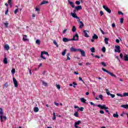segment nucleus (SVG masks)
I'll list each match as a JSON object with an SVG mask.
<instances>
[{
    "mask_svg": "<svg viewBox=\"0 0 128 128\" xmlns=\"http://www.w3.org/2000/svg\"><path fill=\"white\" fill-rule=\"evenodd\" d=\"M78 34H76L73 36L72 38L68 39L66 38H62V41L64 42H70V40H78Z\"/></svg>",
    "mask_w": 128,
    "mask_h": 128,
    "instance_id": "nucleus-1",
    "label": "nucleus"
},
{
    "mask_svg": "<svg viewBox=\"0 0 128 128\" xmlns=\"http://www.w3.org/2000/svg\"><path fill=\"white\" fill-rule=\"evenodd\" d=\"M2 118L4 120H8L6 116H4V110H2V108H0V120L2 122H4V119H2Z\"/></svg>",
    "mask_w": 128,
    "mask_h": 128,
    "instance_id": "nucleus-2",
    "label": "nucleus"
},
{
    "mask_svg": "<svg viewBox=\"0 0 128 128\" xmlns=\"http://www.w3.org/2000/svg\"><path fill=\"white\" fill-rule=\"evenodd\" d=\"M102 70L103 72H107V74H110L111 76H114V78H116V76L114 74H113L112 72H110V71L106 70L104 68H102Z\"/></svg>",
    "mask_w": 128,
    "mask_h": 128,
    "instance_id": "nucleus-3",
    "label": "nucleus"
},
{
    "mask_svg": "<svg viewBox=\"0 0 128 128\" xmlns=\"http://www.w3.org/2000/svg\"><path fill=\"white\" fill-rule=\"evenodd\" d=\"M44 54H46L47 56H50V54H48V52H46V51H43L41 52V56L40 57L42 58L43 60H46V58L44 56Z\"/></svg>",
    "mask_w": 128,
    "mask_h": 128,
    "instance_id": "nucleus-4",
    "label": "nucleus"
},
{
    "mask_svg": "<svg viewBox=\"0 0 128 128\" xmlns=\"http://www.w3.org/2000/svg\"><path fill=\"white\" fill-rule=\"evenodd\" d=\"M97 106L100 108V110H108V107H106L104 104L103 106H102L101 104H98L97 105Z\"/></svg>",
    "mask_w": 128,
    "mask_h": 128,
    "instance_id": "nucleus-5",
    "label": "nucleus"
},
{
    "mask_svg": "<svg viewBox=\"0 0 128 128\" xmlns=\"http://www.w3.org/2000/svg\"><path fill=\"white\" fill-rule=\"evenodd\" d=\"M102 8L105 10H106V12H108V14H110V12H112V10H110V9L108 6H103Z\"/></svg>",
    "mask_w": 128,
    "mask_h": 128,
    "instance_id": "nucleus-6",
    "label": "nucleus"
},
{
    "mask_svg": "<svg viewBox=\"0 0 128 128\" xmlns=\"http://www.w3.org/2000/svg\"><path fill=\"white\" fill-rule=\"evenodd\" d=\"M115 52H120V47L118 46H115Z\"/></svg>",
    "mask_w": 128,
    "mask_h": 128,
    "instance_id": "nucleus-7",
    "label": "nucleus"
},
{
    "mask_svg": "<svg viewBox=\"0 0 128 128\" xmlns=\"http://www.w3.org/2000/svg\"><path fill=\"white\" fill-rule=\"evenodd\" d=\"M80 48H74V47H71L70 48V52H78Z\"/></svg>",
    "mask_w": 128,
    "mask_h": 128,
    "instance_id": "nucleus-8",
    "label": "nucleus"
},
{
    "mask_svg": "<svg viewBox=\"0 0 128 128\" xmlns=\"http://www.w3.org/2000/svg\"><path fill=\"white\" fill-rule=\"evenodd\" d=\"M13 82L15 88H18V80H16V79L14 78H13Z\"/></svg>",
    "mask_w": 128,
    "mask_h": 128,
    "instance_id": "nucleus-9",
    "label": "nucleus"
},
{
    "mask_svg": "<svg viewBox=\"0 0 128 128\" xmlns=\"http://www.w3.org/2000/svg\"><path fill=\"white\" fill-rule=\"evenodd\" d=\"M78 52H80L81 54V56H86V52L84 50H82V49L79 48V50Z\"/></svg>",
    "mask_w": 128,
    "mask_h": 128,
    "instance_id": "nucleus-10",
    "label": "nucleus"
},
{
    "mask_svg": "<svg viewBox=\"0 0 128 128\" xmlns=\"http://www.w3.org/2000/svg\"><path fill=\"white\" fill-rule=\"evenodd\" d=\"M80 19H78V22H80V26H79V28H84V22H82V21H80Z\"/></svg>",
    "mask_w": 128,
    "mask_h": 128,
    "instance_id": "nucleus-11",
    "label": "nucleus"
},
{
    "mask_svg": "<svg viewBox=\"0 0 128 128\" xmlns=\"http://www.w3.org/2000/svg\"><path fill=\"white\" fill-rule=\"evenodd\" d=\"M83 32L84 34L85 38H89L90 37V36H88V31L86 30H84L83 31Z\"/></svg>",
    "mask_w": 128,
    "mask_h": 128,
    "instance_id": "nucleus-12",
    "label": "nucleus"
},
{
    "mask_svg": "<svg viewBox=\"0 0 128 128\" xmlns=\"http://www.w3.org/2000/svg\"><path fill=\"white\" fill-rule=\"evenodd\" d=\"M80 124H82V121L78 120V122H74V126L77 128V126H78Z\"/></svg>",
    "mask_w": 128,
    "mask_h": 128,
    "instance_id": "nucleus-13",
    "label": "nucleus"
},
{
    "mask_svg": "<svg viewBox=\"0 0 128 128\" xmlns=\"http://www.w3.org/2000/svg\"><path fill=\"white\" fill-rule=\"evenodd\" d=\"M4 64H8V58H6V56H4Z\"/></svg>",
    "mask_w": 128,
    "mask_h": 128,
    "instance_id": "nucleus-14",
    "label": "nucleus"
},
{
    "mask_svg": "<svg viewBox=\"0 0 128 128\" xmlns=\"http://www.w3.org/2000/svg\"><path fill=\"white\" fill-rule=\"evenodd\" d=\"M23 40L24 42H28L30 40L26 38L27 36L26 35H23Z\"/></svg>",
    "mask_w": 128,
    "mask_h": 128,
    "instance_id": "nucleus-15",
    "label": "nucleus"
},
{
    "mask_svg": "<svg viewBox=\"0 0 128 128\" xmlns=\"http://www.w3.org/2000/svg\"><path fill=\"white\" fill-rule=\"evenodd\" d=\"M71 15L72 16V18H78V20H80V18H78V16H76V14L71 13Z\"/></svg>",
    "mask_w": 128,
    "mask_h": 128,
    "instance_id": "nucleus-16",
    "label": "nucleus"
},
{
    "mask_svg": "<svg viewBox=\"0 0 128 128\" xmlns=\"http://www.w3.org/2000/svg\"><path fill=\"white\" fill-rule=\"evenodd\" d=\"M80 100L82 102H83V104H87L86 102V100L84 99V98H80Z\"/></svg>",
    "mask_w": 128,
    "mask_h": 128,
    "instance_id": "nucleus-17",
    "label": "nucleus"
},
{
    "mask_svg": "<svg viewBox=\"0 0 128 128\" xmlns=\"http://www.w3.org/2000/svg\"><path fill=\"white\" fill-rule=\"evenodd\" d=\"M124 60L125 62H128V56L126 54H124Z\"/></svg>",
    "mask_w": 128,
    "mask_h": 128,
    "instance_id": "nucleus-18",
    "label": "nucleus"
},
{
    "mask_svg": "<svg viewBox=\"0 0 128 128\" xmlns=\"http://www.w3.org/2000/svg\"><path fill=\"white\" fill-rule=\"evenodd\" d=\"M75 8L76 10H82V7L81 6H76Z\"/></svg>",
    "mask_w": 128,
    "mask_h": 128,
    "instance_id": "nucleus-19",
    "label": "nucleus"
},
{
    "mask_svg": "<svg viewBox=\"0 0 128 128\" xmlns=\"http://www.w3.org/2000/svg\"><path fill=\"white\" fill-rule=\"evenodd\" d=\"M68 4H70V6L72 8L75 7L74 5V2H70V0H68Z\"/></svg>",
    "mask_w": 128,
    "mask_h": 128,
    "instance_id": "nucleus-20",
    "label": "nucleus"
},
{
    "mask_svg": "<svg viewBox=\"0 0 128 128\" xmlns=\"http://www.w3.org/2000/svg\"><path fill=\"white\" fill-rule=\"evenodd\" d=\"M48 4V1L43 0L40 4V6H42V4Z\"/></svg>",
    "mask_w": 128,
    "mask_h": 128,
    "instance_id": "nucleus-21",
    "label": "nucleus"
},
{
    "mask_svg": "<svg viewBox=\"0 0 128 128\" xmlns=\"http://www.w3.org/2000/svg\"><path fill=\"white\" fill-rule=\"evenodd\" d=\"M121 108H124L128 110V104H122L121 106Z\"/></svg>",
    "mask_w": 128,
    "mask_h": 128,
    "instance_id": "nucleus-22",
    "label": "nucleus"
},
{
    "mask_svg": "<svg viewBox=\"0 0 128 128\" xmlns=\"http://www.w3.org/2000/svg\"><path fill=\"white\" fill-rule=\"evenodd\" d=\"M93 40H98V36L96 35V34H94V35L92 36Z\"/></svg>",
    "mask_w": 128,
    "mask_h": 128,
    "instance_id": "nucleus-23",
    "label": "nucleus"
},
{
    "mask_svg": "<svg viewBox=\"0 0 128 128\" xmlns=\"http://www.w3.org/2000/svg\"><path fill=\"white\" fill-rule=\"evenodd\" d=\"M109 38H104V42H105V44H108V40H109Z\"/></svg>",
    "mask_w": 128,
    "mask_h": 128,
    "instance_id": "nucleus-24",
    "label": "nucleus"
},
{
    "mask_svg": "<svg viewBox=\"0 0 128 128\" xmlns=\"http://www.w3.org/2000/svg\"><path fill=\"white\" fill-rule=\"evenodd\" d=\"M70 54L68 53L66 54L67 59L66 60H70Z\"/></svg>",
    "mask_w": 128,
    "mask_h": 128,
    "instance_id": "nucleus-25",
    "label": "nucleus"
},
{
    "mask_svg": "<svg viewBox=\"0 0 128 128\" xmlns=\"http://www.w3.org/2000/svg\"><path fill=\"white\" fill-rule=\"evenodd\" d=\"M34 112H38V110H40V109H38V107H34Z\"/></svg>",
    "mask_w": 128,
    "mask_h": 128,
    "instance_id": "nucleus-26",
    "label": "nucleus"
},
{
    "mask_svg": "<svg viewBox=\"0 0 128 128\" xmlns=\"http://www.w3.org/2000/svg\"><path fill=\"white\" fill-rule=\"evenodd\" d=\"M4 48L6 50H10V46H8V44L5 45Z\"/></svg>",
    "mask_w": 128,
    "mask_h": 128,
    "instance_id": "nucleus-27",
    "label": "nucleus"
},
{
    "mask_svg": "<svg viewBox=\"0 0 128 128\" xmlns=\"http://www.w3.org/2000/svg\"><path fill=\"white\" fill-rule=\"evenodd\" d=\"M8 4L10 6V8H12V0H8Z\"/></svg>",
    "mask_w": 128,
    "mask_h": 128,
    "instance_id": "nucleus-28",
    "label": "nucleus"
},
{
    "mask_svg": "<svg viewBox=\"0 0 128 128\" xmlns=\"http://www.w3.org/2000/svg\"><path fill=\"white\" fill-rule=\"evenodd\" d=\"M74 116L76 118H78V116H80V115H78V112H75V113L74 114Z\"/></svg>",
    "mask_w": 128,
    "mask_h": 128,
    "instance_id": "nucleus-29",
    "label": "nucleus"
},
{
    "mask_svg": "<svg viewBox=\"0 0 128 128\" xmlns=\"http://www.w3.org/2000/svg\"><path fill=\"white\" fill-rule=\"evenodd\" d=\"M56 112H53V118H52V120H56Z\"/></svg>",
    "mask_w": 128,
    "mask_h": 128,
    "instance_id": "nucleus-30",
    "label": "nucleus"
},
{
    "mask_svg": "<svg viewBox=\"0 0 128 128\" xmlns=\"http://www.w3.org/2000/svg\"><path fill=\"white\" fill-rule=\"evenodd\" d=\"M76 31V26H74L72 28V32H75Z\"/></svg>",
    "mask_w": 128,
    "mask_h": 128,
    "instance_id": "nucleus-31",
    "label": "nucleus"
},
{
    "mask_svg": "<svg viewBox=\"0 0 128 128\" xmlns=\"http://www.w3.org/2000/svg\"><path fill=\"white\" fill-rule=\"evenodd\" d=\"M53 44L56 46V48H58V43L56 42V40H54L53 42Z\"/></svg>",
    "mask_w": 128,
    "mask_h": 128,
    "instance_id": "nucleus-32",
    "label": "nucleus"
},
{
    "mask_svg": "<svg viewBox=\"0 0 128 128\" xmlns=\"http://www.w3.org/2000/svg\"><path fill=\"white\" fill-rule=\"evenodd\" d=\"M114 118H118V112H116V114H113Z\"/></svg>",
    "mask_w": 128,
    "mask_h": 128,
    "instance_id": "nucleus-33",
    "label": "nucleus"
},
{
    "mask_svg": "<svg viewBox=\"0 0 128 128\" xmlns=\"http://www.w3.org/2000/svg\"><path fill=\"white\" fill-rule=\"evenodd\" d=\"M42 82L43 86H48V83L44 82V81H42Z\"/></svg>",
    "mask_w": 128,
    "mask_h": 128,
    "instance_id": "nucleus-34",
    "label": "nucleus"
},
{
    "mask_svg": "<svg viewBox=\"0 0 128 128\" xmlns=\"http://www.w3.org/2000/svg\"><path fill=\"white\" fill-rule=\"evenodd\" d=\"M90 50L92 52H95L96 48H92L90 49Z\"/></svg>",
    "mask_w": 128,
    "mask_h": 128,
    "instance_id": "nucleus-35",
    "label": "nucleus"
},
{
    "mask_svg": "<svg viewBox=\"0 0 128 128\" xmlns=\"http://www.w3.org/2000/svg\"><path fill=\"white\" fill-rule=\"evenodd\" d=\"M106 92L108 96H110V90H108V88H106Z\"/></svg>",
    "mask_w": 128,
    "mask_h": 128,
    "instance_id": "nucleus-36",
    "label": "nucleus"
},
{
    "mask_svg": "<svg viewBox=\"0 0 128 128\" xmlns=\"http://www.w3.org/2000/svg\"><path fill=\"white\" fill-rule=\"evenodd\" d=\"M84 110V107H81L79 108V110H78V112L79 110H80L81 112H83Z\"/></svg>",
    "mask_w": 128,
    "mask_h": 128,
    "instance_id": "nucleus-37",
    "label": "nucleus"
},
{
    "mask_svg": "<svg viewBox=\"0 0 128 128\" xmlns=\"http://www.w3.org/2000/svg\"><path fill=\"white\" fill-rule=\"evenodd\" d=\"M36 43L37 44H40V40H37L36 42Z\"/></svg>",
    "mask_w": 128,
    "mask_h": 128,
    "instance_id": "nucleus-38",
    "label": "nucleus"
},
{
    "mask_svg": "<svg viewBox=\"0 0 128 128\" xmlns=\"http://www.w3.org/2000/svg\"><path fill=\"white\" fill-rule=\"evenodd\" d=\"M120 22L121 24H124V18H120Z\"/></svg>",
    "mask_w": 128,
    "mask_h": 128,
    "instance_id": "nucleus-39",
    "label": "nucleus"
},
{
    "mask_svg": "<svg viewBox=\"0 0 128 128\" xmlns=\"http://www.w3.org/2000/svg\"><path fill=\"white\" fill-rule=\"evenodd\" d=\"M4 24L5 26V28H8V22H4Z\"/></svg>",
    "mask_w": 128,
    "mask_h": 128,
    "instance_id": "nucleus-40",
    "label": "nucleus"
},
{
    "mask_svg": "<svg viewBox=\"0 0 128 128\" xmlns=\"http://www.w3.org/2000/svg\"><path fill=\"white\" fill-rule=\"evenodd\" d=\"M66 50L62 52V56H66Z\"/></svg>",
    "mask_w": 128,
    "mask_h": 128,
    "instance_id": "nucleus-41",
    "label": "nucleus"
},
{
    "mask_svg": "<svg viewBox=\"0 0 128 128\" xmlns=\"http://www.w3.org/2000/svg\"><path fill=\"white\" fill-rule=\"evenodd\" d=\"M123 96H128V92H124L123 94Z\"/></svg>",
    "mask_w": 128,
    "mask_h": 128,
    "instance_id": "nucleus-42",
    "label": "nucleus"
},
{
    "mask_svg": "<svg viewBox=\"0 0 128 128\" xmlns=\"http://www.w3.org/2000/svg\"><path fill=\"white\" fill-rule=\"evenodd\" d=\"M109 96H111V98H114V96H116V95L114 94H109Z\"/></svg>",
    "mask_w": 128,
    "mask_h": 128,
    "instance_id": "nucleus-43",
    "label": "nucleus"
},
{
    "mask_svg": "<svg viewBox=\"0 0 128 128\" xmlns=\"http://www.w3.org/2000/svg\"><path fill=\"white\" fill-rule=\"evenodd\" d=\"M11 72H12V74H16V69H14V68H12V71H11Z\"/></svg>",
    "mask_w": 128,
    "mask_h": 128,
    "instance_id": "nucleus-44",
    "label": "nucleus"
},
{
    "mask_svg": "<svg viewBox=\"0 0 128 128\" xmlns=\"http://www.w3.org/2000/svg\"><path fill=\"white\" fill-rule=\"evenodd\" d=\"M36 10L38 12V14H40V9L38 7L36 8Z\"/></svg>",
    "mask_w": 128,
    "mask_h": 128,
    "instance_id": "nucleus-45",
    "label": "nucleus"
},
{
    "mask_svg": "<svg viewBox=\"0 0 128 128\" xmlns=\"http://www.w3.org/2000/svg\"><path fill=\"white\" fill-rule=\"evenodd\" d=\"M56 86L58 90H60V84H56Z\"/></svg>",
    "mask_w": 128,
    "mask_h": 128,
    "instance_id": "nucleus-46",
    "label": "nucleus"
},
{
    "mask_svg": "<svg viewBox=\"0 0 128 128\" xmlns=\"http://www.w3.org/2000/svg\"><path fill=\"white\" fill-rule=\"evenodd\" d=\"M106 47H102V52H106Z\"/></svg>",
    "mask_w": 128,
    "mask_h": 128,
    "instance_id": "nucleus-47",
    "label": "nucleus"
},
{
    "mask_svg": "<svg viewBox=\"0 0 128 128\" xmlns=\"http://www.w3.org/2000/svg\"><path fill=\"white\" fill-rule=\"evenodd\" d=\"M116 95L118 96H120L121 98L124 97V95H122L120 94H117Z\"/></svg>",
    "mask_w": 128,
    "mask_h": 128,
    "instance_id": "nucleus-48",
    "label": "nucleus"
},
{
    "mask_svg": "<svg viewBox=\"0 0 128 128\" xmlns=\"http://www.w3.org/2000/svg\"><path fill=\"white\" fill-rule=\"evenodd\" d=\"M75 4H78V6H80V1H76L75 2Z\"/></svg>",
    "mask_w": 128,
    "mask_h": 128,
    "instance_id": "nucleus-49",
    "label": "nucleus"
},
{
    "mask_svg": "<svg viewBox=\"0 0 128 128\" xmlns=\"http://www.w3.org/2000/svg\"><path fill=\"white\" fill-rule=\"evenodd\" d=\"M118 14H121L122 16H124V13H122V11H118Z\"/></svg>",
    "mask_w": 128,
    "mask_h": 128,
    "instance_id": "nucleus-50",
    "label": "nucleus"
},
{
    "mask_svg": "<svg viewBox=\"0 0 128 128\" xmlns=\"http://www.w3.org/2000/svg\"><path fill=\"white\" fill-rule=\"evenodd\" d=\"M101 64H102V66H106V64L104 62H102Z\"/></svg>",
    "mask_w": 128,
    "mask_h": 128,
    "instance_id": "nucleus-51",
    "label": "nucleus"
},
{
    "mask_svg": "<svg viewBox=\"0 0 128 128\" xmlns=\"http://www.w3.org/2000/svg\"><path fill=\"white\" fill-rule=\"evenodd\" d=\"M100 113L101 114H104V112L102 110H100Z\"/></svg>",
    "mask_w": 128,
    "mask_h": 128,
    "instance_id": "nucleus-52",
    "label": "nucleus"
},
{
    "mask_svg": "<svg viewBox=\"0 0 128 128\" xmlns=\"http://www.w3.org/2000/svg\"><path fill=\"white\" fill-rule=\"evenodd\" d=\"M18 10V8L17 9L15 10L14 11V14H16Z\"/></svg>",
    "mask_w": 128,
    "mask_h": 128,
    "instance_id": "nucleus-53",
    "label": "nucleus"
},
{
    "mask_svg": "<svg viewBox=\"0 0 128 128\" xmlns=\"http://www.w3.org/2000/svg\"><path fill=\"white\" fill-rule=\"evenodd\" d=\"M79 80H80L81 82H84H84L82 80V78L81 77H79Z\"/></svg>",
    "mask_w": 128,
    "mask_h": 128,
    "instance_id": "nucleus-54",
    "label": "nucleus"
},
{
    "mask_svg": "<svg viewBox=\"0 0 128 128\" xmlns=\"http://www.w3.org/2000/svg\"><path fill=\"white\" fill-rule=\"evenodd\" d=\"M100 30L102 34H104V32L102 30V28H100Z\"/></svg>",
    "mask_w": 128,
    "mask_h": 128,
    "instance_id": "nucleus-55",
    "label": "nucleus"
},
{
    "mask_svg": "<svg viewBox=\"0 0 128 128\" xmlns=\"http://www.w3.org/2000/svg\"><path fill=\"white\" fill-rule=\"evenodd\" d=\"M67 30H68V29H65V30L62 32V34H66V32Z\"/></svg>",
    "mask_w": 128,
    "mask_h": 128,
    "instance_id": "nucleus-56",
    "label": "nucleus"
},
{
    "mask_svg": "<svg viewBox=\"0 0 128 128\" xmlns=\"http://www.w3.org/2000/svg\"><path fill=\"white\" fill-rule=\"evenodd\" d=\"M90 104H91V106H96V104H94L92 102H90Z\"/></svg>",
    "mask_w": 128,
    "mask_h": 128,
    "instance_id": "nucleus-57",
    "label": "nucleus"
},
{
    "mask_svg": "<svg viewBox=\"0 0 128 128\" xmlns=\"http://www.w3.org/2000/svg\"><path fill=\"white\" fill-rule=\"evenodd\" d=\"M99 98L101 100H102V98H104V96L102 95V94H100V95H99Z\"/></svg>",
    "mask_w": 128,
    "mask_h": 128,
    "instance_id": "nucleus-58",
    "label": "nucleus"
},
{
    "mask_svg": "<svg viewBox=\"0 0 128 128\" xmlns=\"http://www.w3.org/2000/svg\"><path fill=\"white\" fill-rule=\"evenodd\" d=\"M94 58H100V56L98 55L94 56Z\"/></svg>",
    "mask_w": 128,
    "mask_h": 128,
    "instance_id": "nucleus-59",
    "label": "nucleus"
},
{
    "mask_svg": "<svg viewBox=\"0 0 128 128\" xmlns=\"http://www.w3.org/2000/svg\"><path fill=\"white\" fill-rule=\"evenodd\" d=\"M112 28H116V24L114 23L112 24Z\"/></svg>",
    "mask_w": 128,
    "mask_h": 128,
    "instance_id": "nucleus-60",
    "label": "nucleus"
},
{
    "mask_svg": "<svg viewBox=\"0 0 128 128\" xmlns=\"http://www.w3.org/2000/svg\"><path fill=\"white\" fill-rule=\"evenodd\" d=\"M120 58H124V54H122V53L120 54Z\"/></svg>",
    "mask_w": 128,
    "mask_h": 128,
    "instance_id": "nucleus-61",
    "label": "nucleus"
},
{
    "mask_svg": "<svg viewBox=\"0 0 128 128\" xmlns=\"http://www.w3.org/2000/svg\"><path fill=\"white\" fill-rule=\"evenodd\" d=\"M54 104L56 106H58L60 105L58 103H57L56 102H54Z\"/></svg>",
    "mask_w": 128,
    "mask_h": 128,
    "instance_id": "nucleus-62",
    "label": "nucleus"
},
{
    "mask_svg": "<svg viewBox=\"0 0 128 128\" xmlns=\"http://www.w3.org/2000/svg\"><path fill=\"white\" fill-rule=\"evenodd\" d=\"M100 14L101 16H104V12L102 11H100Z\"/></svg>",
    "mask_w": 128,
    "mask_h": 128,
    "instance_id": "nucleus-63",
    "label": "nucleus"
},
{
    "mask_svg": "<svg viewBox=\"0 0 128 128\" xmlns=\"http://www.w3.org/2000/svg\"><path fill=\"white\" fill-rule=\"evenodd\" d=\"M116 42H117V44H120V40L116 39Z\"/></svg>",
    "mask_w": 128,
    "mask_h": 128,
    "instance_id": "nucleus-64",
    "label": "nucleus"
}]
</instances>
